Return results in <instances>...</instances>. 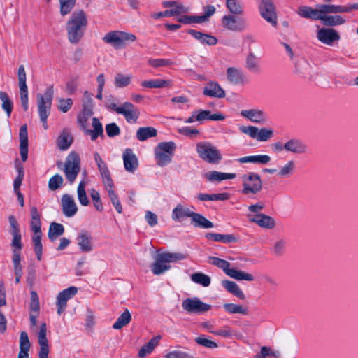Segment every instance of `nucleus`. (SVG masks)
Segmentation results:
<instances>
[{"label": "nucleus", "instance_id": "nucleus-15", "mask_svg": "<svg viewBox=\"0 0 358 358\" xmlns=\"http://www.w3.org/2000/svg\"><path fill=\"white\" fill-rule=\"evenodd\" d=\"M317 39L322 43L327 45H333L338 42L341 37L337 31L331 28H322L317 31Z\"/></svg>", "mask_w": 358, "mask_h": 358}, {"label": "nucleus", "instance_id": "nucleus-4", "mask_svg": "<svg viewBox=\"0 0 358 358\" xmlns=\"http://www.w3.org/2000/svg\"><path fill=\"white\" fill-rule=\"evenodd\" d=\"M208 262L221 269L229 277L237 280L252 281L254 277L252 275L245 273L241 270L230 268V264L222 259L216 257H209Z\"/></svg>", "mask_w": 358, "mask_h": 358}, {"label": "nucleus", "instance_id": "nucleus-6", "mask_svg": "<svg viewBox=\"0 0 358 358\" xmlns=\"http://www.w3.org/2000/svg\"><path fill=\"white\" fill-rule=\"evenodd\" d=\"M241 193L244 195H255L262 189V180L260 176L255 172L244 173L241 177Z\"/></svg>", "mask_w": 358, "mask_h": 358}, {"label": "nucleus", "instance_id": "nucleus-46", "mask_svg": "<svg viewBox=\"0 0 358 358\" xmlns=\"http://www.w3.org/2000/svg\"><path fill=\"white\" fill-rule=\"evenodd\" d=\"M321 21L326 26L333 27L336 25H341L345 22V20L340 15H321Z\"/></svg>", "mask_w": 358, "mask_h": 358}, {"label": "nucleus", "instance_id": "nucleus-5", "mask_svg": "<svg viewBox=\"0 0 358 358\" xmlns=\"http://www.w3.org/2000/svg\"><path fill=\"white\" fill-rule=\"evenodd\" d=\"M196 150L199 157L209 164H217L222 159L220 150L208 141L198 143Z\"/></svg>", "mask_w": 358, "mask_h": 358}, {"label": "nucleus", "instance_id": "nucleus-26", "mask_svg": "<svg viewBox=\"0 0 358 358\" xmlns=\"http://www.w3.org/2000/svg\"><path fill=\"white\" fill-rule=\"evenodd\" d=\"M271 158L267 155H250L240 157L236 161L240 164L251 163L254 164L264 165L269 163Z\"/></svg>", "mask_w": 358, "mask_h": 358}, {"label": "nucleus", "instance_id": "nucleus-57", "mask_svg": "<svg viewBox=\"0 0 358 358\" xmlns=\"http://www.w3.org/2000/svg\"><path fill=\"white\" fill-rule=\"evenodd\" d=\"M295 164L292 160L288 161L278 172L279 177H289L294 171Z\"/></svg>", "mask_w": 358, "mask_h": 358}, {"label": "nucleus", "instance_id": "nucleus-36", "mask_svg": "<svg viewBox=\"0 0 358 358\" xmlns=\"http://www.w3.org/2000/svg\"><path fill=\"white\" fill-rule=\"evenodd\" d=\"M188 10L189 8L187 7L180 6H178L177 8H171L164 12L154 13L152 17L155 19H158L162 17L178 16L182 14L187 13Z\"/></svg>", "mask_w": 358, "mask_h": 358}, {"label": "nucleus", "instance_id": "nucleus-33", "mask_svg": "<svg viewBox=\"0 0 358 358\" xmlns=\"http://www.w3.org/2000/svg\"><path fill=\"white\" fill-rule=\"evenodd\" d=\"M236 177V173H222L217 171H211L205 173L206 179H207L210 182H220L224 180L234 179Z\"/></svg>", "mask_w": 358, "mask_h": 358}, {"label": "nucleus", "instance_id": "nucleus-11", "mask_svg": "<svg viewBox=\"0 0 358 358\" xmlns=\"http://www.w3.org/2000/svg\"><path fill=\"white\" fill-rule=\"evenodd\" d=\"M182 307L186 312L194 314H202L211 308L210 305L203 303L197 297L183 300Z\"/></svg>", "mask_w": 358, "mask_h": 358}, {"label": "nucleus", "instance_id": "nucleus-19", "mask_svg": "<svg viewBox=\"0 0 358 358\" xmlns=\"http://www.w3.org/2000/svg\"><path fill=\"white\" fill-rule=\"evenodd\" d=\"M47 327L45 323H42L40 326V331L38 335V341L40 345L38 358H48L49 345L46 337Z\"/></svg>", "mask_w": 358, "mask_h": 358}, {"label": "nucleus", "instance_id": "nucleus-55", "mask_svg": "<svg viewBox=\"0 0 358 358\" xmlns=\"http://www.w3.org/2000/svg\"><path fill=\"white\" fill-rule=\"evenodd\" d=\"M0 100L2 101L1 107L3 110H5L7 116L9 117L13 108V101L9 98L8 94L3 91H0Z\"/></svg>", "mask_w": 358, "mask_h": 358}, {"label": "nucleus", "instance_id": "nucleus-45", "mask_svg": "<svg viewBox=\"0 0 358 358\" xmlns=\"http://www.w3.org/2000/svg\"><path fill=\"white\" fill-rule=\"evenodd\" d=\"M64 232V227L62 224L52 222L50 224L48 230V238L51 241H55L59 236Z\"/></svg>", "mask_w": 358, "mask_h": 358}, {"label": "nucleus", "instance_id": "nucleus-40", "mask_svg": "<svg viewBox=\"0 0 358 358\" xmlns=\"http://www.w3.org/2000/svg\"><path fill=\"white\" fill-rule=\"evenodd\" d=\"M161 339L160 336H157L151 338V340L145 344L138 352V357L141 358L145 357L148 354L151 353L155 348L158 345Z\"/></svg>", "mask_w": 358, "mask_h": 358}, {"label": "nucleus", "instance_id": "nucleus-35", "mask_svg": "<svg viewBox=\"0 0 358 358\" xmlns=\"http://www.w3.org/2000/svg\"><path fill=\"white\" fill-rule=\"evenodd\" d=\"M188 33L203 44L214 45L217 43V38L211 35L203 34L193 29H189Z\"/></svg>", "mask_w": 358, "mask_h": 358}, {"label": "nucleus", "instance_id": "nucleus-9", "mask_svg": "<svg viewBox=\"0 0 358 358\" xmlns=\"http://www.w3.org/2000/svg\"><path fill=\"white\" fill-rule=\"evenodd\" d=\"M80 169V162L79 155L75 152H71L66 157L64 172L66 179L70 182H73Z\"/></svg>", "mask_w": 358, "mask_h": 358}, {"label": "nucleus", "instance_id": "nucleus-63", "mask_svg": "<svg viewBox=\"0 0 358 358\" xmlns=\"http://www.w3.org/2000/svg\"><path fill=\"white\" fill-rule=\"evenodd\" d=\"M195 342L206 348L214 349L218 347V345L215 341L210 340L203 336L195 338Z\"/></svg>", "mask_w": 358, "mask_h": 358}, {"label": "nucleus", "instance_id": "nucleus-42", "mask_svg": "<svg viewBox=\"0 0 358 358\" xmlns=\"http://www.w3.org/2000/svg\"><path fill=\"white\" fill-rule=\"evenodd\" d=\"M192 223L196 227H201L203 229H208L214 227L213 222L209 221L202 215L194 212V214L192 215Z\"/></svg>", "mask_w": 358, "mask_h": 358}, {"label": "nucleus", "instance_id": "nucleus-48", "mask_svg": "<svg viewBox=\"0 0 358 358\" xmlns=\"http://www.w3.org/2000/svg\"><path fill=\"white\" fill-rule=\"evenodd\" d=\"M31 228L33 232H40L41 227V222L40 219V214L35 206H32L31 208Z\"/></svg>", "mask_w": 358, "mask_h": 358}, {"label": "nucleus", "instance_id": "nucleus-39", "mask_svg": "<svg viewBox=\"0 0 358 358\" xmlns=\"http://www.w3.org/2000/svg\"><path fill=\"white\" fill-rule=\"evenodd\" d=\"M198 122H202L205 120H210L215 121H220L224 120V116L221 113L211 114L210 110H199L195 111Z\"/></svg>", "mask_w": 358, "mask_h": 358}, {"label": "nucleus", "instance_id": "nucleus-30", "mask_svg": "<svg viewBox=\"0 0 358 358\" xmlns=\"http://www.w3.org/2000/svg\"><path fill=\"white\" fill-rule=\"evenodd\" d=\"M320 15H327L329 13H343L348 12V6L331 5V4H319Z\"/></svg>", "mask_w": 358, "mask_h": 358}, {"label": "nucleus", "instance_id": "nucleus-12", "mask_svg": "<svg viewBox=\"0 0 358 358\" xmlns=\"http://www.w3.org/2000/svg\"><path fill=\"white\" fill-rule=\"evenodd\" d=\"M261 16L273 26L277 25L275 7L272 0H261L259 6Z\"/></svg>", "mask_w": 358, "mask_h": 358}, {"label": "nucleus", "instance_id": "nucleus-20", "mask_svg": "<svg viewBox=\"0 0 358 358\" xmlns=\"http://www.w3.org/2000/svg\"><path fill=\"white\" fill-rule=\"evenodd\" d=\"M285 151L296 155L305 154L308 151L307 145L298 138H291L285 143Z\"/></svg>", "mask_w": 358, "mask_h": 358}, {"label": "nucleus", "instance_id": "nucleus-59", "mask_svg": "<svg viewBox=\"0 0 358 358\" xmlns=\"http://www.w3.org/2000/svg\"><path fill=\"white\" fill-rule=\"evenodd\" d=\"M98 169L99 170V172L101 173V176L103 179V182L105 185V186H110V184L113 183V180L111 178L110 171L104 162L103 164H101L100 166H97Z\"/></svg>", "mask_w": 358, "mask_h": 358}, {"label": "nucleus", "instance_id": "nucleus-50", "mask_svg": "<svg viewBox=\"0 0 358 358\" xmlns=\"http://www.w3.org/2000/svg\"><path fill=\"white\" fill-rule=\"evenodd\" d=\"M223 308L227 313L230 314H241L247 315L248 314V308L241 305L234 303H224Z\"/></svg>", "mask_w": 358, "mask_h": 358}, {"label": "nucleus", "instance_id": "nucleus-52", "mask_svg": "<svg viewBox=\"0 0 358 358\" xmlns=\"http://www.w3.org/2000/svg\"><path fill=\"white\" fill-rule=\"evenodd\" d=\"M132 79L130 74L126 75L122 73H117L114 78V85L117 88H122L128 86Z\"/></svg>", "mask_w": 358, "mask_h": 358}, {"label": "nucleus", "instance_id": "nucleus-29", "mask_svg": "<svg viewBox=\"0 0 358 358\" xmlns=\"http://www.w3.org/2000/svg\"><path fill=\"white\" fill-rule=\"evenodd\" d=\"M297 14L302 17L315 20H320L321 18L318 5H317L316 8L306 6H299L297 9Z\"/></svg>", "mask_w": 358, "mask_h": 358}, {"label": "nucleus", "instance_id": "nucleus-25", "mask_svg": "<svg viewBox=\"0 0 358 358\" xmlns=\"http://www.w3.org/2000/svg\"><path fill=\"white\" fill-rule=\"evenodd\" d=\"M250 220L257 224L260 227L268 229H273L275 226V219L263 213L257 214L255 217L251 218Z\"/></svg>", "mask_w": 358, "mask_h": 358}, {"label": "nucleus", "instance_id": "nucleus-27", "mask_svg": "<svg viewBox=\"0 0 358 358\" xmlns=\"http://www.w3.org/2000/svg\"><path fill=\"white\" fill-rule=\"evenodd\" d=\"M20 155L23 162L28 158V133L26 124L22 125L20 129Z\"/></svg>", "mask_w": 358, "mask_h": 358}, {"label": "nucleus", "instance_id": "nucleus-56", "mask_svg": "<svg viewBox=\"0 0 358 358\" xmlns=\"http://www.w3.org/2000/svg\"><path fill=\"white\" fill-rule=\"evenodd\" d=\"M190 278L194 282L203 287H208L211 282L210 278L203 273H194L191 275Z\"/></svg>", "mask_w": 358, "mask_h": 358}, {"label": "nucleus", "instance_id": "nucleus-37", "mask_svg": "<svg viewBox=\"0 0 358 358\" xmlns=\"http://www.w3.org/2000/svg\"><path fill=\"white\" fill-rule=\"evenodd\" d=\"M245 68L250 72L258 73L260 72L259 59L254 52H249L245 59Z\"/></svg>", "mask_w": 358, "mask_h": 358}, {"label": "nucleus", "instance_id": "nucleus-58", "mask_svg": "<svg viewBox=\"0 0 358 358\" xmlns=\"http://www.w3.org/2000/svg\"><path fill=\"white\" fill-rule=\"evenodd\" d=\"M85 185L86 182L85 181H81L79 183L77 189L78 201L80 203V204L84 206H87L90 203L85 189Z\"/></svg>", "mask_w": 358, "mask_h": 358}, {"label": "nucleus", "instance_id": "nucleus-49", "mask_svg": "<svg viewBox=\"0 0 358 358\" xmlns=\"http://www.w3.org/2000/svg\"><path fill=\"white\" fill-rule=\"evenodd\" d=\"M92 115V108H83L82 112L78 115V122L82 129H86L88 126V120Z\"/></svg>", "mask_w": 358, "mask_h": 358}, {"label": "nucleus", "instance_id": "nucleus-1", "mask_svg": "<svg viewBox=\"0 0 358 358\" xmlns=\"http://www.w3.org/2000/svg\"><path fill=\"white\" fill-rule=\"evenodd\" d=\"M87 25L85 13L80 10L73 12L66 22L68 39L71 43H78L83 38Z\"/></svg>", "mask_w": 358, "mask_h": 358}, {"label": "nucleus", "instance_id": "nucleus-64", "mask_svg": "<svg viewBox=\"0 0 358 358\" xmlns=\"http://www.w3.org/2000/svg\"><path fill=\"white\" fill-rule=\"evenodd\" d=\"M287 241L284 239L277 241L273 245V252L275 256L280 257L285 253Z\"/></svg>", "mask_w": 358, "mask_h": 358}, {"label": "nucleus", "instance_id": "nucleus-53", "mask_svg": "<svg viewBox=\"0 0 358 358\" xmlns=\"http://www.w3.org/2000/svg\"><path fill=\"white\" fill-rule=\"evenodd\" d=\"M105 187H106V190L108 192V194L109 199H110L112 204L115 207V210H117V212L118 213H122V205H121V203L120 202L118 196L115 193V192H114V190L113 189V183L110 184V186H105Z\"/></svg>", "mask_w": 358, "mask_h": 358}, {"label": "nucleus", "instance_id": "nucleus-54", "mask_svg": "<svg viewBox=\"0 0 358 358\" xmlns=\"http://www.w3.org/2000/svg\"><path fill=\"white\" fill-rule=\"evenodd\" d=\"M226 6L232 15H241L243 13V8L238 0H227Z\"/></svg>", "mask_w": 358, "mask_h": 358}, {"label": "nucleus", "instance_id": "nucleus-60", "mask_svg": "<svg viewBox=\"0 0 358 358\" xmlns=\"http://www.w3.org/2000/svg\"><path fill=\"white\" fill-rule=\"evenodd\" d=\"M296 71L304 78L311 77L312 67L306 62H301L296 64Z\"/></svg>", "mask_w": 358, "mask_h": 358}, {"label": "nucleus", "instance_id": "nucleus-17", "mask_svg": "<svg viewBox=\"0 0 358 358\" xmlns=\"http://www.w3.org/2000/svg\"><path fill=\"white\" fill-rule=\"evenodd\" d=\"M76 240L80 252H90L94 250L92 237L87 231H81Z\"/></svg>", "mask_w": 358, "mask_h": 358}, {"label": "nucleus", "instance_id": "nucleus-10", "mask_svg": "<svg viewBox=\"0 0 358 358\" xmlns=\"http://www.w3.org/2000/svg\"><path fill=\"white\" fill-rule=\"evenodd\" d=\"M239 130L248 135L250 137L256 139L258 141L265 142L271 139L273 136V131L271 129L263 127L259 129L255 126H241Z\"/></svg>", "mask_w": 358, "mask_h": 358}, {"label": "nucleus", "instance_id": "nucleus-47", "mask_svg": "<svg viewBox=\"0 0 358 358\" xmlns=\"http://www.w3.org/2000/svg\"><path fill=\"white\" fill-rule=\"evenodd\" d=\"M131 320V315L128 309H126L117 319L115 322L113 324V328L115 329H121L124 326L127 325Z\"/></svg>", "mask_w": 358, "mask_h": 358}, {"label": "nucleus", "instance_id": "nucleus-3", "mask_svg": "<svg viewBox=\"0 0 358 358\" xmlns=\"http://www.w3.org/2000/svg\"><path fill=\"white\" fill-rule=\"evenodd\" d=\"M53 94V86L50 85L46 88L44 94H37L36 95L38 112L45 129L48 128L47 119L50 113Z\"/></svg>", "mask_w": 358, "mask_h": 358}, {"label": "nucleus", "instance_id": "nucleus-21", "mask_svg": "<svg viewBox=\"0 0 358 358\" xmlns=\"http://www.w3.org/2000/svg\"><path fill=\"white\" fill-rule=\"evenodd\" d=\"M227 81L233 85H243L246 78L243 71L236 67H229L226 71Z\"/></svg>", "mask_w": 358, "mask_h": 358}, {"label": "nucleus", "instance_id": "nucleus-22", "mask_svg": "<svg viewBox=\"0 0 358 358\" xmlns=\"http://www.w3.org/2000/svg\"><path fill=\"white\" fill-rule=\"evenodd\" d=\"M203 94L209 97L224 98L225 92L217 82L210 81L203 87Z\"/></svg>", "mask_w": 358, "mask_h": 358}, {"label": "nucleus", "instance_id": "nucleus-32", "mask_svg": "<svg viewBox=\"0 0 358 358\" xmlns=\"http://www.w3.org/2000/svg\"><path fill=\"white\" fill-rule=\"evenodd\" d=\"M30 348L31 343L28 334L25 331H22L20 336V352L17 358H29Z\"/></svg>", "mask_w": 358, "mask_h": 358}, {"label": "nucleus", "instance_id": "nucleus-7", "mask_svg": "<svg viewBox=\"0 0 358 358\" xmlns=\"http://www.w3.org/2000/svg\"><path fill=\"white\" fill-rule=\"evenodd\" d=\"M103 41L106 43L111 45L115 49H121L129 43L136 41V36L128 32L112 31L103 36Z\"/></svg>", "mask_w": 358, "mask_h": 358}, {"label": "nucleus", "instance_id": "nucleus-38", "mask_svg": "<svg viewBox=\"0 0 358 358\" xmlns=\"http://www.w3.org/2000/svg\"><path fill=\"white\" fill-rule=\"evenodd\" d=\"M222 285L229 292L236 297L242 300L245 299L244 293L236 282L225 280L222 282Z\"/></svg>", "mask_w": 358, "mask_h": 358}, {"label": "nucleus", "instance_id": "nucleus-28", "mask_svg": "<svg viewBox=\"0 0 358 358\" xmlns=\"http://www.w3.org/2000/svg\"><path fill=\"white\" fill-rule=\"evenodd\" d=\"M241 115L255 123H264L266 120V115L262 110L250 109L241 111Z\"/></svg>", "mask_w": 358, "mask_h": 358}, {"label": "nucleus", "instance_id": "nucleus-16", "mask_svg": "<svg viewBox=\"0 0 358 358\" xmlns=\"http://www.w3.org/2000/svg\"><path fill=\"white\" fill-rule=\"evenodd\" d=\"M61 206L63 214L67 217L74 216L78 212V207L71 195L64 194L61 198Z\"/></svg>", "mask_w": 358, "mask_h": 358}, {"label": "nucleus", "instance_id": "nucleus-51", "mask_svg": "<svg viewBox=\"0 0 358 358\" xmlns=\"http://www.w3.org/2000/svg\"><path fill=\"white\" fill-rule=\"evenodd\" d=\"M198 199L201 201H225L228 200L230 197L228 193H219V194H199Z\"/></svg>", "mask_w": 358, "mask_h": 358}, {"label": "nucleus", "instance_id": "nucleus-8", "mask_svg": "<svg viewBox=\"0 0 358 358\" xmlns=\"http://www.w3.org/2000/svg\"><path fill=\"white\" fill-rule=\"evenodd\" d=\"M176 144L173 141L159 143L155 148V157L159 166H164L171 161Z\"/></svg>", "mask_w": 358, "mask_h": 358}, {"label": "nucleus", "instance_id": "nucleus-34", "mask_svg": "<svg viewBox=\"0 0 358 358\" xmlns=\"http://www.w3.org/2000/svg\"><path fill=\"white\" fill-rule=\"evenodd\" d=\"M208 332L217 336L229 338L241 339L243 338V336L240 332L234 331L229 326H224L222 329L216 331L209 329Z\"/></svg>", "mask_w": 358, "mask_h": 358}, {"label": "nucleus", "instance_id": "nucleus-2", "mask_svg": "<svg viewBox=\"0 0 358 358\" xmlns=\"http://www.w3.org/2000/svg\"><path fill=\"white\" fill-rule=\"evenodd\" d=\"M187 257V255L182 252L159 253L151 266V271L155 275H162L171 268L170 263L177 262Z\"/></svg>", "mask_w": 358, "mask_h": 358}, {"label": "nucleus", "instance_id": "nucleus-61", "mask_svg": "<svg viewBox=\"0 0 358 358\" xmlns=\"http://www.w3.org/2000/svg\"><path fill=\"white\" fill-rule=\"evenodd\" d=\"M60 4V13L65 16L71 13L76 4V0H59Z\"/></svg>", "mask_w": 358, "mask_h": 358}, {"label": "nucleus", "instance_id": "nucleus-24", "mask_svg": "<svg viewBox=\"0 0 358 358\" xmlns=\"http://www.w3.org/2000/svg\"><path fill=\"white\" fill-rule=\"evenodd\" d=\"M73 141V138L70 130L68 129H64L57 137L56 143L57 148L60 150L64 151L70 148Z\"/></svg>", "mask_w": 358, "mask_h": 358}, {"label": "nucleus", "instance_id": "nucleus-13", "mask_svg": "<svg viewBox=\"0 0 358 358\" xmlns=\"http://www.w3.org/2000/svg\"><path fill=\"white\" fill-rule=\"evenodd\" d=\"M222 27L231 31H243L246 29V24L243 19H238L234 15H226L222 18Z\"/></svg>", "mask_w": 358, "mask_h": 358}, {"label": "nucleus", "instance_id": "nucleus-44", "mask_svg": "<svg viewBox=\"0 0 358 358\" xmlns=\"http://www.w3.org/2000/svg\"><path fill=\"white\" fill-rule=\"evenodd\" d=\"M157 134V130L153 127H140L136 131V138L140 141H145L149 138L156 136Z\"/></svg>", "mask_w": 358, "mask_h": 358}, {"label": "nucleus", "instance_id": "nucleus-14", "mask_svg": "<svg viewBox=\"0 0 358 358\" xmlns=\"http://www.w3.org/2000/svg\"><path fill=\"white\" fill-rule=\"evenodd\" d=\"M78 292L76 287H70L59 293L57 297V313L61 315L66 309L67 301L73 298Z\"/></svg>", "mask_w": 358, "mask_h": 358}, {"label": "nucleus", "instance_id": "nucleus-62", "mask_svg": "<svg viewBox=\"0 0 358 358\" xmlns=\"http://www.w3.org/2000/svg\"><path fill=\"white\" fill-rule=\"evenodd\" d=\"M20 101L24 110H28V88L27 83H19Z\"/></svg>", "mask_w": 358, "mask_h": 358}, {"label": "nucleus", "instance_id": "nucleus-41", "mask_svg": "<svg viewBox=\"0 0 358 358\" xmlns=\"http://www.w3.org/2000/svg\"><path fill=\"white\" fill-rule=\"evenodd\" d=\"M171 85L172 82L169 80L155 79L141 82V86L147 88H164Z\"/></svg>", "mask_w": 358, "mask_h": 358}, {"label": "nucleus", "instance_id": "nucleus-18", "mask_svg": "<svg viewBox=\"0 0 358 358\" xmlns=\"http://www.w3.org/2000/svg\"><path fill=\"white\" fill-rule=\"evenodd\" d=\"M119 114L124 116L129 123H136L139 117L138 109L131 102H124L122 104V108L119 109Z\"/></svg>", "mask_w": 358, "mask_h": 358}, {"label": "nucleus", "instance_id": "nucleus-23", "mask_svg": "<svg viewBox=\"0 0 358 358\" xmlns=\"http://www.w3.org/2000/svg\"><path fill=\"white\" fill-rule=\"evenodd\" d=\"M124 169L130 173H134L138 168V162L131 149H126L122 155Z\"/></svg>", "mask_w": 358, "mask_h": 358}, {"label": "nucleus", "instance_id": "nucleus-31", "mask_svg": "<svg viewBox=\"0 0 358 358\" xmlns=\"http://www.w3.org/2000/svg\"><path fill=\"white\" fill-rule=\"evenodd\" d=\"M194 214L188 208L184 207L181 204H178L173 210L171 217L176 222H181L187 217H192Z\"/></svg>", "mask_w": 358, "mask_h": 358}, {"label": "nucleus", "instance_id": "nucleus-43", "mask_svg": "<svg viewBox=\"0 0 358 358\" xmlns=\"http://www.w3.org/2000/svg\"><path fill=\"white\" fill-rule=\"evenodd\" d=\"M208 239H212L216 242H222L224 243H236L237 238L233 234H220L215 233H208L206 234Z\"/></svg>", "mask_w": 358, "mask_h": 358}]
</instances>
